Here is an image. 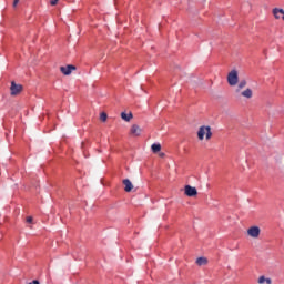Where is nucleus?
<instances>
[{
	"label": "nucleus",
	"mask_w": 284,
	"mask_h": 284,
	"mask_svg": "<svg viewBox=\"0 0 284 284\" xmlns=\"http://www.w3.org/2000/svg\"><path fill=\"white\" fill-rule=\"evenodd\" d=\"M100 121H102L103 123H105V121H108V113L102 112V113L100 114Z\"/></svg>",
	"instance_id": "4468645a"
},
{
	"label": "nucleus",
	"mask_w": 284,
	"mask_h": 284,
	"mask_svg": "<svg viewBox=\"0 0 284 284\" xmlns=\"http://www.w3.org/2000/svg\"><path fill=\"white\" fill-rule=\"evenodd\" d=\"M184 194L186 196H196L199 194V191H196V187L191 186V185H185L184 186Z\"/></svg>",
	"instance_id": "39448f33"
},
{
	"label": "nucleus",
	"mask_w": 284,
	"mask_h": 284,
	"mask_svg": "<svg viewBox=\"0 0 284 284\" xmlns=\"http://www.w3.org/2000/svg\"><path fill=\"white\" fill-rule=\"evenodd\" d=\"M28 284H40L38 280H33L31 283Z\"/></svg>",
	"instance_id": "a211bd4d"
},
{
	"label": "nucleus",
	"mask_w": 284,
	"mask_h": 284,
	"mask_svg": "<svg viewBox=\"0 0 284 284\" xmlns=\"http://www.w3.org/2000/svg\"><path fill=\"white\" fill-rule=\"evenodd\" d=\"M59 3V0H50V6H57Z\"/></svg>",
	"instance_id": "2eb2a0df"
},
{
	"label": "nucleus",
	"mask_w": 284,
	"mask_h": 284,
	"mask_svg": "<svg viewBox=\"0 0 284 284\" xmlns=\"http://www.w3.org/2000/svg\"><path fill=\"white\" fill-rule=\"evenodd\" d=\"M141 132H143V129H141V126H139V124H133L131 126L130 134L132 136H139L141 134Z\"/></svg>",
	"instance_id": "6e6552de"
},
{
	"label": "nucleus",
	"mask_w": 284,
	"mask_h": 284,
	"mask_svg": "<svg viewBox=\"0 0 284 284\" xmlns=\"http://www.w3.org/2000/svg\"><path fill=\"white\" fill-rule=\"evenodd\" d=\"M151 150L154 154H156L158 152H161V145L159 143H154L151 145Z\"/></svg>",
	"instance_id": "f8f14e48"
},
{
	"label": "nucleus",
	"mask_w": 284,
	"mask_h": 284,
	"mask_svg": "<svg viewBox=\"0 0 284 284\" xmlns=\"http://www.w3.org/2000/svg\"><path fill=\"white\" fill-rule=\"evenodd\" d=\"M273 17L274 19H282L284 21V10L281 8H274L273 9Z\"/></svg>",
	"instance_id": "0eeeda50"
},
{
	"label": "nucleus",
	"mask_w": 284,
	"mask_h": 284,
	"mask_svg": "<svg viewBox=\"0 0 284 284\" xmlns=\"http://www.w3.org/2000/svg\"><path fill=\"white\" fill-rule=\"evenodd\" d=\"M247 235L251 236V239H258V236H261V227H258V226H251L247 230Z\"/></svg>",
	"instance_id": "20e7f679"
},
{
	"label": "nucleus",
	"mask_w": 284,
	"mask_h": 284,
	"mask_svg": "<svg viewBox=\"0 0 284 284\" xmlns=\"http://www.w3.org/2000/svg\"><path fill=\"white\" fill-rule=\"evenodd\" d=\"M11 95L12 97H17V94H21V92L23 91V85L21 84H17L14 81L11 82Z\"/></svg>",
	"instance_id": "7ed1b4c3"
},
{
	"label": "nucleus",
	"mask_w": 284,
	"mask_h": 284,
	"mask_svg": "<svg viewBox=\"0 0 284 284\" xmlns=\"http://www.w3.org/2000/svg\"><path fill=\"white\" fill-rule=\"evenodd\" d=\"M226 79L231 88L237 85L234 90L235 97H242L243 99H252V97H254V91H252V89L247 88L244 90L245 85H247V81L241 80L239 82V71H236L235 69L229 72Z\"/></svg>",
	"instance_id": "f257e3e1"
},
{
	"label": "nucleus",
	"mask_w": 284,
	"mask_h": 284,
	"mask_svg": "<svg viewBox=\"0 0 284 284\" xmlns=\"http://www.w3.org/2000/svg\"><path fill=\"white\" fill-rule=\"evenodd\" d=\"M133 116H134V115L132 114V112H130L129 114L125 113V112H122V113H121V119H122L123 121H126L128 123H130V121H132Z\"/></svg>",
	"instance_id": "9b49d317"
},
{
	"label": "nucleus",
	"mask_w": 284,
	"mask_h": 284,
	"mask_svg": "<svg viewBox=\"0 0 284 284\" xmlns=\"http://www.w3.org/2000/svg\"><path fill=\"white\" fill-rule=\"evenodd\" d=\"M17 6H19V0H13V8H16Z\"/></svg>",
	"instance_id": "f3484780"
},
{
	"label": "nucleus",
	"mask_w": 284,
	"mask_h": 284,
	"mask_svg": "<svg viewBox=\"0 0 284 284\" xmlns=\"http://www.w3.org/2000/svg\"><path fill=\"white\" fill-rule=\"evenodd\" d=\"M207 263V258L206 257H199L196 260V265H199L200 267L205 265Z\"/></svg>",
	"instance_id": "ddd939ff"
},
{
	"label": "nucleus",
	"mask_w": 284,
	"mask_h": 284,
	"mask_svg": "<svg viewBox=\"0 0 284 284\" xmlns=\"http://www.w3.org/2000/svg\"><path fill=\"white\" fill-rule=\"evenodd\" d=\"M197 139L200 141H203L204 139H206V141H210L212 139V128L205 125L200 126L197 131Z\"/></svg>",
	"instance_id": "f03ea898"
},
{
	"label": "nucleus",
	"mask_w": 284,
	"mask_h": 284,
	"mask_svg": "<svg viewBox=\"0 0 284 284\" xmlns=\"http://www.w3.org/2000/svg\"><path fill=\"white\" fill-rule=\"evenodd\" d=\"M258 284H272V278L265 277V275H261L257 280Z\"/></svg>",
	"instance_id": "9d476101"
},
{
	"label": "nucleus",
	"mask_w": 284,
	"mask_h": 284,
	"mask_svg": "<svg viewBox=\"0 0 284 284\" xmlns=\"http://www.w3.org/2000/svg\"><path fill=\"white\" fill-rule=\"evenodd\" d=\"M32 221H33L32 216L27 217V223H32Z\"/></svg>",
	"instance_id": "dca6fc26"
},
{
	"label": "nucleus",
	"mask_w": 284,
	"mask_h": 284,
	"mask_svg": "<svg viewBox=\"0 0 284 284\" xmlns=\"http://www.w3.org/2000/svg\"><path fill=\"white\" fill-rule=\"evenodd\" d=\"M72 70H77V67L69 64L67 67H60V72L64 74V77H70L72 74Z\"/></svg>",
	"instance_id": "423d86ee"
},
{
	"label": "nucleus",
	"mask_w": 284,
	"mask_h": 284,
	"mask_svg": "<svg viewBox=\"0 0 284 284\" xmlns=\"http://www.w3.org/2000/svg\"><path fill=\"white\" fill-rule=\"evenodd\" d=\"M160 156H165V153H161Z\"/></svg>",
	"instance_id": "6ab92c4d"
},
{
	"label": "nucleus",
	"mask_w": 284,
	"mask_h": 284,
	"mask_svg": "<svg viewBox=\"0 0 284 284\" xmlns=\"http://www.w3.org/2000/svg\"><path fill=\"white\" fill-rule=\"evenodd\" d=\"M122 183L124 185V192H130L134 189V185H132V182L129 179L123 180Z\"/></svg>",
	"instance_id": "1a4fd4ad"
}]
</instances>
